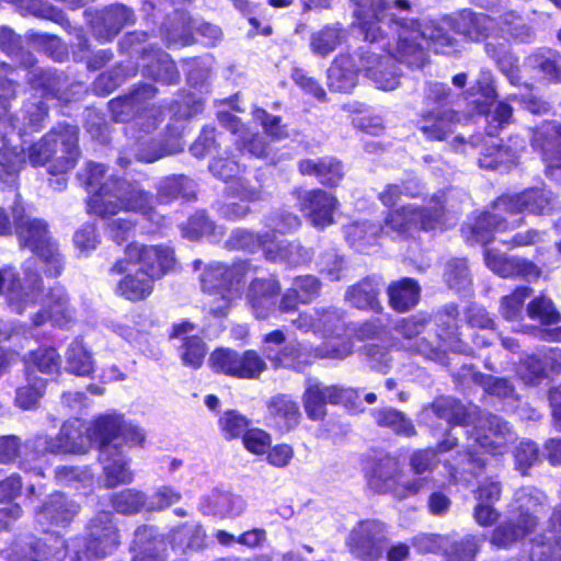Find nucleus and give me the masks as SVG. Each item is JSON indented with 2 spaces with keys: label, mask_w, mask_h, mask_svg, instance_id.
Masks as SVG:
<instances>
[{
  "label": "nucleus",
  "mask_w": 561,
  "mask_h": 561,
  "mask_svg": "<svg viewBox=\"0 0 561 561\" xmlns=\"http://www.w3.org/2000/svg\"><path fill=\"white\" fill-rule=\"evenodd\" d=\"M400 473L396 459L386 456L376 465L370 477V483L378 492H390Z\"/></svg>",
  "instance_id": "50"
},
{
  "label": "nucleus",
  "mask_w": 561,
  "mask_h": 561,
  "mask_svg": "<svg viewBox=\"0 0 561 561\" xmlns=\"http://www.w3.org/2000/svg\"><path fill=\"white\" fill-rule=\"evenodd\" d=\"M79 506L62 493L51 494L35 514V523L44 533L54 526L65 527L69 525L77 513Z\"/></svg>",
  "instance_id": "20"
},
{
  "label": "nucleus",
  "mask_w": 561,
  "mask_h": 561,
  "mask_svg": "<svg viewBox=\"0 0 561 561\" xmlns=\"http://www.w3.org/2000/svg\"><path fill=\"white\" fill-rule=\"evenodd\" d=\"M531 545V561H561V538L556 534L536 536Z\"/></svg>",
  "instance_id": "52"
},
{
  "label": "nucleus",
  "mask_w": 561,
  "mask_h": 561,
  "mask_svg": "<svg viewBox=\"0 0 561 561\" xmlns=\"http://www.w3.org/2000/svg\"><path fill=\"white\" fill-rule=\"evenodd\" d=\"M280 284L276 277L255 278L247 291V301L254 316L265 319L275 307V299L279 295Z\"/></svg>",
  "instance_id": "25"
},
{
  "label": "nucleus",
  "mask_w": 561,
  "mask_h": 561,
  "mask_svg": "<svg viewBox=\"0 0 561 561\" xmlns=\"http://www.w3.org/2000/svg\"><path fill=\"white\" fill-rule=\"evenodd\" d=\"M432 411L439 417L453 424L467 423L469 417L465 407L456 399L450 397L437 398L432 403Z\"/></svg>",
  "instance_id": "58"
},
{
  "label": "nucleus",
  "mask_w": 561,
  "mask_h": 561,
  "mask_svg": "<svg viewBox=\"0 0 561 561\" xmlns=\"http://www.w3.org/2000/svg\"><path fill=\"white\" fill-rule=\"evenodd\" d=\"M359 59L363 64V71L377 89L392 91L399 87L400 73L391 54L382 56L374 51H366L359 56Z\"/></svg>",
  "instance_id": "18"
},
{
  "label": "nucleus",
  "mask_w": 561,
  "mask_h": 561,
  "mask_svg": "<svg viewBox=\"0 0 561 561\" xmlns=\"http://www.w3.org/2000/svg\"><path fill=\"white\" fill-rule=\"evenodd\" d=\"M366 51L359 50L352 55L348 53L339 54L328 69V85L337 92L352 91L357 82L359 72L363 71V64L359 56Z\"/></svg>",
  "instance_id": "19"
},
{
  "label": "nucleus",
  "mask_w": 561,
  "mask_h": 561,
  "mask_svg": "<svg viewBox=\"0 0 561 561\" xmlns=\"http://www.w3.org/2000/svg\"><path fill=\"white\" fill-rule=\"evenodd\" d=\"M133 12L122 4H113L104 9L93 23L96 37L111 41L127 24L133 22Z\"/></svg>",
  "instance_id": "31"
},
{
  "label": "nucleus",
  "mask_w": 561,
  "mask_h": 561,
  "mask_svg": "<svg viewBox=\"0 0 561 561\" xmlns=\"http://www.w3.org/2000/svg\"><path fill=\"white\" fill-rule=\"evenodd\" d=\"M138 148L136 149V158L144 162H153L167 154H173L182 150L183 146L176 138L172 144L164 146L157 142L154 139L149 141H141V137L137 138Z\"/></svg>",
  "instance_id": "56"
},
{
  "label": "nucleus",
  "mask_w": 561,
  "mask_h": 561,
  "mask_svg": "<svg viewBox=\"0 0 561 561\" xmlns=\"http://www.w3.org/2000/svg\"><path fill=\"white\" fill-rule=\"evenodd\" d=\"M66 362L69 371L78 376H89L94 369L91 355L78 339L69 344L66 352Z\"/></svg>",
  "instance_id": "54"
},
{
  "label": "nucleus",
  "mask_w": 561,
  "mask_h": 561,
  "mask_svg": "<svg viewBox=\"0 0 561 561\" xmlns=\"http://www.w3.org/2000/svg\"><path fill=\"white\" fill-rule=\"evenodd\" d=\"M58 455L60 454H85L93 443L98 444L93 435V423L87 426L79 419L65 422L56 435Z\"/></svg>",
  "instance_id": "21"
},
{
  "label": "nucleus",
  "mask_w": 561,
  "mask_h": 561,
  "mask_svg": "<svg viewBox=\"0 0 561 561\" xmlns=\"http://www.w3.org/2000/svg\"><path fill=\"white\" fill-rule=\"evenodd\" d=\"M347 37V32L339 24H329L310 35L309 47L313 55L327 58Z\"/></svg>",
  "instance_id": "40"
},
{
  "label": "nucleus",
  "mask_w": 561,
  "mask_h": 561,
  "mask_svg": "<svg viewBox=\"0 0 561 561\" xmlns=\"http://www.w3.org/2000/svg\"><path fill=\"white\" fill-rule=\"evenodd\" d=\"M195 194V183L184 175L167 176L157 185V199L160 204H168L175 198L191 199Z\"/></svg>",
  "instance_id": "43"
},
{
  "label": "nucleus",
  "mask_w": 561,
  "mask_h": 561,
  "mask_svg": "<svg viewBox=\"0 0 561 561\" xmlns=\"http://www.w3.org/2000/svg\"><path fill=\"white\" fill-rule=\"evenodd\" d=\"M44 310L33 318L34 327L44 323L47 317L56 325H64L72 319V311L67 305V297L61 288H53L43 299Z\"/></svg>",
  "instance_id": "36"
},
{
  "label": "nucleus",
  "mask_w": 561,
  "mask_h": 561,
  "mask_svg": "<svg viewBox=\"0 0 561 561\" xmlns=\"http://www.w3.org/2000/svg\"><path fill=\"white\" fill-rule=\"evenodd\" d=\"M32 69L28 71V81L34 89H42L43 94L47 98L51 95L58 100L68 101L60 93V77L50 70H45L31 64Z\"/></svg>",
  "instance_id": "53"
},
{
  "label": "nucleus",
  "mask_w": 561,
  "mask_h": 561,
  "mask_svg": "<svg viewBox=\"0 0 561 561\" xmlns=\"http://www.w3.org/2000/svg\"><path fill=\"white\" fill-rule=\"evenodd\" d=\"M473 445L469 446L466 455L468 468L462 471L481 470L484 466V459L478 456L477 448H482L493 455L504 454L507 445L514 439V433L507 422L497 415L491 413H481L472 433Z\"/></svg>",
  "instance_id": "9"
},
{
  "label": "nucleus",
  "mask_w": 561,
  "mask_h": 561,
  "mask_svg": "<svg viewBox=\"0 0 561 561\" xmlns=\"http://www.w3.org/2000/svg\"><path fill=\"white\" fill-rule=\"evenodd\" d=\"M105 174L102 164L89 162L81 174L91 194L88 201L90 213L106 218L118 213H138L154 225H161L163 217L156 211L152 195L136 182Z\"/></svg>",
  "instance_id": "3"
},
{
  "label": "nucleus",
  "mask_w": 561,
  "mask_h": 561,
  "mask_svg": "<svg viewBox=\"0 0 561 561\" xmlns=\"http://www.w3.org/2000/svg\"><path fill=\"white\" fill-rule=\"evenodd\" d=\"M12 216L20 245L30 249L38 257L48 276L60 275L64 268L62 255L48 231L47 224L26 214L20 198L12 206Z\"/></svg>",
  "instance_id": "6"
},
{
  "label": "nucleus",
  "mask_w": 561,
  "mask_h": 561,
  "mask_svg": "<svg viewBox=\"0 0 561 561\" xmlns=\"http://www.w3.org/2000/svg\"><path fill=\"white\" fill-rule=\"evenodd\" d=\"M263 252L266 260L290 266L301 265L311 259V253L295 241H274L267 238L263 241Z\"/></svg>",
  "instance_id": "33"
},
{
  "label": "nucleus",
  "mask_w": 561,
  "mask_h": 561,
  "mask_svg": "<svg viewBox=\"0 0 561 561\" xmlns=\"http://www.w3.org/2000/svg\"><path fill=\"white\" fill-rule=\"evenodd\" d=\"M385 527L377 520L358 523L351 531L347 545L354 556L364 561H373L382 553Z\"/></svg>",
  "instance_id": "16"
},
{
  "label": "nucleus",
  "mask_w": 561,
  "mask_h": 561,
  "mask_svg": "<svg viewBox=\"0 0 561 561\" xmlns=\"http://www.w3.org/2000/svg\"><path fill=\"white\" fill-rule=\"evenodd\" d=\"M486 54L494 59L501 71L510 79L513 84L518 82V68L516 65V58L512 55L507 54L506 47L504 44H500L496 47L492 42H488L485 44Z\"/></svg>",
  "instance_id": "61"
},
{
  "label": "nucleus",
  "mask_w": 561,
  "mask_h": 561,
  "mask_svg": "<svg viewBox=\"0 0 561 561\" xmlns=\"http://www.w3.org/2000/svg\"><path fill=\"white\" fill-rule=\"evenodd\" d=\"M156 530L150 526H140L135 531L133 543V561H158L153 553L156 549Z\"/></svg>",
  "instance_id": "57"
},
{
  "label": "nucleus",
  "mask_w": 561,
  "mask_h": 561,
  "mask_svg": "<svg viewBox=\"0 0 561 561\" xmlns=\"http://www.w3.org/2000/svg\"><path fill=\"white\" fill-rule=\"evenodd\" d=\"M298 168L302 175H313L327 186H336L344 176L342 163L333 157L305 159Z\"/></svg>",
  "instance_id": "34"
},
{
  "label": "nucleus",
  "mask_w": 561,
  "mask_h": 561,
  "mask_svg": "<svg viewBox=\"0 0 561 561\" xmlns=\"http://www.w3.org/2000/svg\"><path fill=\"white\" fill-rule=\"evenodd\" d=\"M66 541L56 534H46L31 540L21 548L19 561H64L67 554Z\"/></svg>",
  "instance_id": "28"
},
{
  "label": "nucleus",
  "mask_w": 561,
  "mask_h": 561,
  "mask_svg": "<svg viewBox=\"0 0 561 561\" xmlns=\"http://www.w3.org/2000/svg\"><path fill=\"white\" fill-rule=\"evenodd\" d=\"M458 314L457 307L448 306L445 308L444 313L440 316L443 325H446V330L439 333V337L445 342L446 347L450 348L456 353H468L470 347L463 343L461 335L458 332V325L456 323V317Z\"/></svg>",
  "instance_id": "47"
},
{
  "label": "nucleus",
  "mask_w": 561,
  "mask_h": 561,
  "mask_svg": "<svg viewBox=\"0 0 561 561\" xmlns=\"http://www.w3.org/2000/svg\"><path fill=\"white\" fill-rule=\"evenodd\" d=\"M46 388V381L43 378L33 376L32 371L26 373V385L16 390V404L24 409H33L37 405Z\"/></svg>",
  "instance_id": "55"
},
{
  "label": "nucleus",
  "mask_w": 561,
  "mask_h": 561,
  "mask_svg": "<svg viewBox=\"0 0 561 561\" xmlns=\"http://www.w3.org/2000/svg\"><path fill=\"white\" fill-rule=\"evenodd\" d=\"M98 445L100 449L99 459L103 465L106 485L115 488L118 484L129 483L133 480V473L127 466L126 455L116 450L113 444Z\"/></svg>",
  "instance_id": "29"
},
{
  "label": "nucleus",
  "mask_w": 561,
  "mask_h": 561,
  "mask_svg": "<svg viewBox=\"0 0 561 561\" xmlns=\"http://www.w3.org/2000/svg\"><path fill=\"white\" fill-rule=\"evenodd\" d=\"M25 364L26 373L32 371L33 376L36 370L49 375L59 370L60 356L54 347H39L30 353Z\"/></svg>",
  "instance_id": "51"
},
{
  "label": "nucleus",
  "mask_w": 561,
  "mask_h": 561,
  "mask_svg": "<svg viewBox=\"0 0 561 561\" xmlns=\"http://www.w3.org/2000/svg\"><path fill=\"white\" fill-rule=\"evenodd\" d=\"M444 218L445 213L439 201L426 208L407 205L388 215L385 228L387 233L393 232L398 237L405 238L421 229L427 231L443 228Z\"/></svg>",
  "instance_id": "11"
},
{
  "label": "nucleus",
  "mask_w": 561,
  "mask_h": 561,
  "mask_svg": "<svg viewBox=\"0 0 561 561\" xmlns=\"http://www.w3.org/2000/svg\"><path fill=\"white\" fill-rule=\"evenodd\" d=\"M420 31L427 49L432 48L437 54H450L456 50L457 41L440 25L426 23L420 26Z\"/></svg>",
  "instance_id": "46"
},
{
  "label": "nucleus",
  "mask_w": 561,
  "mask_h": 561,
  "mask_svg": "<svg viewBox=\"0 0 561 561\" xmlns=\"http://www.w3.org/2000/svg\"><path fill=\"white\" fill-rule=\"evenodd\" d=\"M253 271L248 262L232 266L214 263L201 276L202 289L207 295L205 306L215 316H225L231 302L239 297V284Z\"/></svg>",
  "instance_id": "7"
},
{
  "label": "nucleus",
  "mask_w": 561,
  "mask_h": 561,
  "mask_svg": "<svg viewBox=\"0 0 561 561\" xmlns=\"http://www.w3.org/2000/svg\"><path fill=\"white\" fill-rule=\"evenodd\" d=\"M93 435L98 444H113L123 455L127 448L141 447L146 439V433L139 426L115 413L96 417L93 421Z\"/></svg>",
  "instance_id": "14"
},
{
  "label": "nucleus",
  "mask_w": 561,
  "mask_h": 561,
  "mask_svg": "<svg viewBox=\"0 0 561 561\" xmlns=\"http://www.w3.org/2000/svg\"><path fill=\"white\" fill-rule=\"evenodd\" d=\"M515 504V515L493 530L491 543L499 548H506L533 531L547 496L534 486H524L516 491Z\"/></svg>",
  "instance_id": "8"
},
{
  "label": "nucleus",
  "mask_w": 561,
  "mask_h": 561,
  "mask_svg": "<svg viewBox=\"0 0 561 561\" xmlns=\"http://www.w3.org/2000/svg\"><path fill=\"white\" fill-rule=\"evenodd\" d=\"M345 398V390L337 386H324L309 379L302 396L304 408L309 419L322 420L327 414V403L337 404Z\"/></svg>",
  "instance_id": "22"
},
{
  "label": "nucleus",
  "mask_w": 561,
  "mask_h": 561,
  "mask_svg": "<svg viewBox=\"0 0 561 561\" xmlns=\"http://www.w3.org/2000/svg\"><path fill=\"white\" fill-rule=\"evenodd\" d=\"M146 501V494L135 489H126L112 496L114 510L126 515L138 513L145 506Z\"/></svg>",
  "instance_id": "59"
},
{
  "label": "nucleus",
  "mask_w": 561,
  "mask_h": 561,
  "mask_svg": "<svg viewBox=\"0 0 561 561\" xmlns=\"http://www.w3.org/2000/svg\"><path fill=\"white\" fill-rule=\"evenodd\" d=\"M23 448L20 467L38 477L44 474L43 458L47 454L58 455L56 436L53 437L45 433H37L27 438L23 444Z\"/></svg>",
  "instance_id": "24"
},
{
  "label": "nucleus",
  "mask_w": 561,
  "mask_h": 561,
  "mask_svg": "<svg viewBox=\"0 0 561 561\" xmlns=\"http://www.w3.org/2000/svg\"><path fill=\"white\" fill-rule=\"evenodd\" d=\"M495 25L490 16L467 10L461 11L454 22L455 31L472 41L491 36L495 32Z\"/></svg>",
  "instance_id": "39"
},
{
  "label": "nucleus",
  "mask_w": 561,
  "mask_h": 561,
  "mask_svg": "<svg viewBox=\"0 0 561 561\" xmlns=\"http://www.w3.org/2000/svg\"><path fill=\"white\" fill-rule=\"evenodd\" d=\"M233 194L240 197L241 202L226 203L220 207L222 217L229 220H238L244 218L250 208L244 202L257 201L261 197V192L256 187L250 186L247 182L238 181L231 186Z\"/></svg>",
  "instance_id": "44"
},
{
  "label": "nucleus",
  "mask_w": 561,
  "mask_h": 561,
  "mask_svg": "<svg viewBox=\"0 0 561 561\" xmlns=\"http://www.w3.org/2000/svg\"><path fill=\"white\" fill-rule=\"evenodd\" d=\"M78 158V127L73 125H58L32 144L26 153L4 141L0 149V184H13L26 161L35 168L47 165L51 174H64L76 165Z\"/></svg>",
  "instance_id": "2"
},
{
  "label": "nucleus",
  "mask_w": 561,
  "mask_h": 561,
  "mask_svg": "<svg viewBox=\"0 0 561 561\" xmlns=\"http://www.w3.org/2000/svg\"><path fill=\"white\" fill-rule=\"evenodd\" d=\"M172 249L167 245L129 243L124 257L111 267L113 274H124L116 293L130 301H139L153 291L156 280L163 277L174 265Z\"/></svg>",
  "instance_id": "4"
},
{
  "label": "nucleus",
  "mask_w": 561,
  "mask_h": 561,
  "mask_svg": "<svg viewBox=\"0 0 561 561\" xmlns=\"http://www.w3.org/2000/svg\"><path fill=\"white\" fill-rule=\"evenodd\" d=\"M205 531L197 523H185L174 530L172 541L187 549H198L204 545Z\"/></svg>",
  "instance_id": "63"
},
{
  "label": "nucleus",
  "mask_w": 561,
  "mask_h": 561,
  "mask_svg": "<svg viewBox=\"0 0 561 561\" xmlns=\"http://www.w3.org/2000/svg\"><path fill=\"white\" fill-rule=\"evenodd\" d=\"M533 146L542 151L548 168H561V125L543 124L535 131Z\"/></svg>",
  "instance_id": "32"
},
{
  "label": "nucleus",
  "mask_w": 561,
  "mask_h": 561,
  "mask_svg": "<svg viewBox=\"0 0 561 561\" xmlns=\"http://www.w3.org/2000/svg\"><path fill=\"white\" fill-rule=\"evenodd\" d=\"M141 59L144 76L151 77L156 81L165 84L178 82L180 78L179 72L168 54L160 49L151 50L150 53L146 51Z\"/></svg>",
  "instance_id": "38"
},
{
  "label": "nucleus",
  "mask_w": 561,
  "mask_h": 561,
  "mask_svg": "<svg viewBox=\"0 0 561 561\" xmlns=\"http://www.w3.org/2000/svg\"><path fill=\"white\" fill-rule=\"evenodd\" d=\"M460 115L451 108L428 111L420 119V130L431 140H445L454 133Z\"/></svg>",
  "instance_id": "30"
},
{
  "label": "nucleus",
  "mask_w": 561,
  "mask_h": 561,
  "mask_svg": "<svg viewBox=\"0 0 561 561\" xmlns=\"http://www.w3.org/2000/svg\"><path fill=\"white\" fill-rule=\"evenodd\" d=\"M374 421L383 427H388L397 434L413 436L415 428L411 421L403 413L396 409H377L371 412Z\"/></svg>",
  "instance_id": "49"
},
{
  "label": "nucleus",
  "mask_w": 561,
  "mask_h": 561,
  "mask_svg": "<svg viewBox=\"0 0 561 561\" xmlns=\"http://www.w3.org/2000/svg\"><path fill=\"white\" fill-rule=\"evenodd\" d=\"M208 363L215 373L237 379L255 380L267 369L265 359L254 350L217 348Z\"/></svg>",
  "instance_id": "12"
},
{
  "label": "nucleus",
  "mask_w": 561,
  "mask_h": 561,
  "mask_svg": "<svg viewBox=\"0 0 561 561\" xmlns=\"http://www.w3.org/2000/svg\"><path fill=\"white\" fill-rule=\"evenodd\" d=\"M268 413L277 426L285 431L296 427L301 416L297 402L285 394L276 396L270 401Z\"/></svg>",
  "instance_id": "45"
},
{
  "label": "nucleus",
  "mask_w": 561,
  "mask_h": 561,
  "mask_svg": "<svg viewBox=\"0 0 561 561\" xmlns=\"http://www.w3.org/2000/svg\"><path fill=\"white\" fill-rule=\"evenodd\" d=\"M428 319L423 314H414L400 320L394 331L402 337L401 346L409 352L421 354L428 358H434L436 348L426 339H419L424 331Z\"/></svg>",
  "instance_id": "23"
},
{
  "label": "nucleus",
  "mask_w": 561,
  "mask_h": 561,
  "mask_svg": "<svg viewBox=\"0 0 561 561\" xmlns=\"http://www.w3.org/2000/svg\"><path fill=\"white\" fill-rule=\"evenodd\" d=\"M410 8L408 0H371L369 8L356 11V16L365 39L371 43L383 38L382 25H388L396 34V43H387L388 53L409 67L421 68L428 60V49L420 26L415 21L394 18L397 12H405Z\"/></svg>",
  "instance_id": "1"
},
{
  "label": "nucleus",
  "mask_w": 561,
  "mask_h": 561,
  "mask_svg": "<svg viewBox=\"0 0 561 561\" xmlns=\"http://www.w3.org/2000/svg\"><path fill=\"white\" fill-rule=\"evenodd\" d=\"M207 348L203 340L198 336L183 339L181 347V359L184 365L192 368H198L203 364Z\"/></svg>",
  "instance_id": "64"
},
{
  "label": "nucleus",
  "mask_w": 561,
  "mask_h": 561,
  "mask_svg": "<svg viewBox=\"0 0 561 561\" xmlns=\"http://www.w3.org/2000/svg\"><path fill=\"white\" fill-rule=\"evenodd\" d=\"M561 368V353L552 348L543 355V359L536 356L525 358L518 368V375L525 383L535 385L547 371L558 373Z\"/></svg>",
  "instance_id": "35"
},
{
  "label": "nucleus",
  "mask_w": 561,
  "mask_h": 561,
  "mask_svg": "<svg viewBox=\"0 0 561 561\" xmlns=\"http://www.w3.org/2000/svg\"><path fill=\"white\" fill-rule=\"evenodd\" d=\"M119 543L121 536L113 515L102 511L91 520L88 539L73 538L70 541L71 561H99L113 553Z\"/></svg>",
  "instance_id": "10"
},
{
  "label": "nucleus",
  "mask_w": 561,
  "mask_h": 561,
  "mask_svg": "<svg viewBox=\"0 0 561 561\" xmlns=\"http://www.w3.org/2000/svg\"><path fill=\"white\" fill-rule=\"evenodd\" d=\"M554 206L552 193L545 187L526 190L520 194L504 195L492 205V209L482 213L470 227L471 239L485 244L497 231L519 227L523 211L546 214Z\"/></svg>",
  "instance_id": "5"
},
{
  "label": "nucleus",
  "mask_w": 561,
  "mask_h": 561,
  "mask_svg": "<svg viewBox=\"0 0 561 561\" xmlns=\"http://www.w3.org/2000/svg\"><path fill=\"white\" fill-rule=\"evenodd\" d=\"M444 278L447 285L457 291L468 289L471 285V278L467 262L462 259L450 260L446 264Z\"/></svg>",
  "instance_id": "62"
},
{
  "label": "nucleus",
  "mask_w": 561,
  "mask_h": 561,
  "mask_svg": "<svg viewBox=\"0 0 561 561\" xmlns=\"http://www.w3.org/2000/svg\"><path fill=\"white\" fill-rule=\"evenodd\" d=\"M201 506L204 514L219 518H236L243 514L247 503L241 495L214 489L203 497Z\"/></svg>",
  "instance_id": "26"
},
{
  "label": "nucleus",
  "mask_w": 561,
  "mask_h": 561,
  "mask_svg": "<svg viewBox=\"0 0 561 561\" xmlns=\"http://www.w3.org/2000/svg\"><path fill=\"white\" fill-rule=\"evenodd\" d=\"M285 340V333L280 330L265 334L262 346L264 356L275 367L301 369L309 363L302 352L301 345L297 341L284 344Z\"/></svg>",
  "instance_id": "15"
},
{
  "label": "nucleus",
  "mask_w": 561,
  "mask_h": 561,
  "mask_svg": "<svg viewBox=\"0 0 561 561\" xmlns=\"http://www.w3.org/2000/svg\"><path fill=\"white\" fill-rule=\"evenodd\" d=\"M48 113V106L42 101L34 99V101H30L24 105L22 112V122L20 117H15L12 121V125L14 129L19 130V134H25L28 130L37 129Z\"/></svg>",
  "instance_id": "48"
},
{
  "label": "nucleus",
  "mask_w": 561,
  "mask_h": 561,
  "mask_svg": "<svg viewBox=\"0 0 561 561\" xmlns=\"http://www.w3.org/2000/svg\"><path fill=\"white\" fill-rule=\"evenodd\" d=\"M156 89L151 84H144L130 94L110 102L111 111L116 121H126L136 112L134 126L146 134L151 133L162 122L160 108L142 107L146 100L153 98Z\"/></svg>",
  "instance_id": "13"
},
{
  "label": "nucleus",
  "mask_w": 561,
  "mask_h": 561,
  "mask_svg": "<svg viewBox=\"0 0 561 561\" xmlns=\"http://www.w3.org/2000/svg\"><path fill=\"white\" fill-rule=\"evenodd\" d=\"M421 287L413 278H402L388 287L389 304L398 312H405L416 306Z\"/></svg>",
  "instance_id": "41"
},
{
  "label": "nucleus",
  "mask_w": 561,
  "mask_h": 561,
  "mask_svg": "<svg viewBox=\"0 0 561 561\" xmlns=\"http://www.w3.org/2000/svg\"><path fill=\"white\" fill-rule=\"evenodd\" d=\"M299 208L310 224L317 228H325L334 222L337 209L336 197L323 190L316 188L299 193Z\"/></svg>",
  "instance_id": "17"
},
{
  "label": "nucleus",
  "mask_w": 561,
  "mask_h": 561,
  "mask_svg": "<svg viewBox=\"0 0 561 561\" xmlns=\"http://www.w3.org/2000/svg\"><path fill=\"white\" fill-rule=\"evenodd\" d=\"M533 290L529 287H517L512 294L502 297L500 312L506 320H517L523 313L524 302L530 297Z\"/></svg>",
  "instance_id": "60"
},
{
  "label": "nucleus",
  "mask_w": 561,
  "mask_h": 561,
  "mask_svg": "<svg viewBox=\"0 0 561 561\" xmlns=\"http://www.w3.org/2000/svg\"><path fill=\"white\" fill-rule=\"evenodd\" d=\"M484 261L486 266L501 277L537 278L540 274L539 268L533 262L519 257H507L492 249L485 250Z\"/></svg>",
  "instance_id": "27"
},
{
  "label": "nucleus",
  "mask_w": 561,
  "mask_h": 561,
  "mask_svg": "<svg viewBox=\"0 0 561 561\" xmlns=\"http://www.w3.org/2000/svg\"><path fill=\"white\" fill-rule=\"evenodd\" d=\"M382 283L379 278L367 277L347 288L345 300L357 309L378 311L381 309L378 296Z\"/></svg>",
  "instance_id": "37"
},
{
  "label": "nucleus",
  "mask_w": 561,
  "mask_h": 561,
  "mask_svg": "<svg viewBox=\"0 0 561 561\" xmlns=\"http://www.w3.org/2000/svg\"><path fill=\"white\" fill-rule=\"evenodd\" d=\"M525 64L537 71L543 79L559 81L561 79V54L550 48H540L529 55Z\"/></svg>",
  "instance_id": "42"
}]
</instances>
